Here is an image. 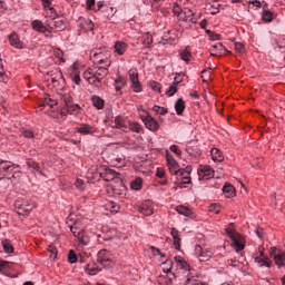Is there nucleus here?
Here are the masks:
<instances>
[{"instance_id":"obj_18","label":"nucleus","mask_w":285,"mask_h":285,"mask_svg":"<svg viewBox=\"0 0 285 285\" xmlns=\"http://www.w3.org/2000/svg\"><path fill=\"white\" fill-rule=\"evenodd\" d=\"M141 215H146V217H150L155 212L153 210V202L145 200L140 206Z\"/></svg>"},{"instance_id":"obj_5","label":"nucleus","mask_w":285,"mask_h":285,"mask_svg":"<svg viewBox=\"0 0 285 285\" xmlns=\"http://www.w3.org/2000/svg\"><path fill=\"white\" fill-rule=\"evenodd\" d=\"M140 119L151 132H157V130H159V122L151 117L150 114L146 112V115H140Z\"/></svg>"},{"instance_id":"obj_25","label":"nucleus","mask_w":285,"mask_h":285,"mask_svg":"<svg viewBox=\"0 0 285 285\" xmlns=\"http://www.w3.org/2000/svg\"><path fill=\"white\" fill-rule=\"evenodd\" d=\"M115 52H117V55H126V51L128 50V43L124 42V41H116L115 46Z\"/></svg>"},{"instance_id":"obj_59","label":"nucleus","mask_w":285,"mask_h":285,"mask_svg":"<svg viewBox=\"0 0 285 285\" xmlns=\"http://www.w3.org/2000/svg\"><path fill=\"white\" fill-rule=\"evenodd\" d=\"M19 167H12L11 169H7V174H12V178L17 179V177H20Z\"/></svg>"},{"instance_id":"obj_48","label":"nucleus","mask_w":285,"mask_h":285,"mask_svg":"<svg viewBox=\"0 0 285 285\" xmlns=\"http://www.w3.org/2000/svg\"><path fill=\"white\" fill-rule=\"evenodd\" d=\"M43 106H50V108H53V106H57V101L47 97V98H45L43 104L40 105V110H43Z\"/></svg>"},{"instance_id":"obj_50","label":"nucleus","mask_w":285,"mask_h":285,"mask_svg":"<svg viewBox=\"0 0 285 285\" xmlns=\"http://www.w3.org/2000/svg\"><path fill=\"white\" fill-rule=\"evenodd\" d=\"M112 164L116 166V168H124V166H126V159L117 157L112 160Z\"/></svg>"},{"instance_id":"obj_14","label":"nucleus","mask_w":285,"mask_h":285,"mask_svg":"<svg viewBox=\"0 0 285 285\" xmlns=\"http://www.w3.org/2000/svg\"><path fill=\"white\" fill-rule=\"evenodd\" d=\"M271 256L274 257V262L276 266H285V253L278 252L277 248L273 247L271 249Z\"/></svg>"},{"instance_id":"obj_16","label":"nucleus","mask_w":285,"mask_h":285,"mask_svg":"<svg viewBox=\"0 0 285 285\" xmlns=\"http://www.w3.org/2000/svg\"><path fill=\"white\" fill-rule=\"evenodd\" d=\"M128 121L129 120H125L124 117L117 116L114 120L112 128H118V130L126 132V130H128Z\"/></svg>"},{"instance_id":"obj_23","label":"nucleus","mask_w":285,"mask_h":285,"mask_svg":"<svg viewBox=\"0 0 285 285\" xmlns=\"http://www.w3.org/2000/svg\"><path fill=\"white\" fill-rule=\"evenodd\" d=\"M50 27L48 24H43L40 20H35L32 22V29L36 30V32H41L42 35H46V32H49Z\"/></svg>"},{"instance_id":"obj_63","label":"nucleus","mask_w":285,"mask_h":285,"mask_svg":"<svg viewBox=\"0 0 285 285\" xmlns=\"http://www.w3.org/2000/svg\"><path fill=\"white\" fill-rule=\"evenodd\" d=\"M149 86L151 89L155 90V92H161V83H159L157 81H150Z\"/></svg>"},{"instance_id":"obj_26","label":"nucleus","mask_w":285,"mask_h":285,"mask_svg":"<svg viewBox=\"0 0 285 285\" xmlns=\"http://www.w3.org/2000/svg\"><path fill=\"white\" fill-rule=\"evenodd\" d=\"M108 57H110V51H106V53H102L101 56L94 57V59L95 61H98V63H105V66L109 68L111 61Z\"/></svg>"},{"instance_id":"obj_17","label":"nucleus","mask_w":285,"mask_h":285,"mask_svg":"<svg viewBox=\"0 0 285 285\" xmlns=\"http://www.w3.org/2000/svg\"><path fill=\"white\" fill-rule=\"evenodd\" d=\"M199 179H210L215 175V170L212 169L210 166H204L198 170Z\"/></svg>"},{"instance_id":"obj_30","label":"nucleus","mask_w":285,"mask_h":285,"mask_svg":"<svg viewBox=\"0 0 285 285\" xmlns=\"http://www.w3.org/2000/svg\"><path fill=\"white\" fill-rule=\"evenodd\" d=\"M127 128H129L131 132H137L138 135H141L144 132V128H141V125L135 121H128Z\"/></svg>"},{"instance_id":"obj_27","label":"nucleus","mask_w":285,"mask_h":285,"mask_svg":"<svg viewBox=\"0 0 285 285\" xmlns=\"http://www.w3.org/2000/svg\"><path fill=\"white\" fill-rule=\"evenodd\" d=\"M11 168H19V165L7 160H0V173H8Z\"/></svg>"},{"instance_id":"obj_4","label":"nucleus","mask_w":285,"mask_h":285,"mask_svg":"<svg viewBox=\"0 0 285 285\" xmlns=\"http://www.w3.org/2000/svg\"><path fill=\"white\" fill-rule=\"evenodd\" d=\"M128 75H129V81L131 83L130 86L131 90H134V92H141L144 90V87L139 81V73L137 72V69H130L128 71Z\"/></svg>"},{"instance_id":"obj_49","label":"nucleus","mask_w":285,"mask_h":285,"mask_svg":"<svg viewBox=\"0 0 285 285\" xmlns=\"http://www.w3.org/2000/svg\"><path fill=\"white\" fill-rule=\"evenodd\" d=\"M206 35L209 37V39L212 41H220L222 40V35L215 33V32H213V31H210L208 29L206 30Z\"/></svg>"},{"instance_id":"obj_31","label":"nucleus","mask_w":285,"mask_h":285,"mask_svg":"<svg viewBox=\"0 0 285 285\" xmlns=\"http://www.w3.org/2000/svg\"><path fill=\"white\" fill-rule=\"evenodd\" d=\"M263 21H266V23H271L273 21V12L268 10V4L263 6Z\"/></svg>"},{"instance_id":"obj_28","label":"nucleus","mask_w":285,"mask_h":285,"mask_svg":"<svg viewBox=\"0 0 285 285\" xmlns=\"http://www.w3.org/2000/svg\"><path fill=\"white\" fill-rule=\"evenodd\" d=\"M166 266H169V268L166 269V276L169 282H173L175 279V273H173V266H175V263L173 261L167 259L166 262H163Z\"/></svg>"},{"instance_id":"obj_11","label":"nucleus","mask_w":285,"mask_h":285,"mask_svg":"<svg viewBox=\"0 0 285 285\" xmlns=\"http://www.w3.org/2000/svg\"><path fill=\"white\" fill-rule=\"evenodd\" d=\"M47 26H48V28H50V30H65L66 21H63V19L57 17V18H53V19L47 21Z\"/></svg>"},{"instance_id":"obj_38","label":"nucleus","mask_w":285,"mask_h":285,"mask_svg":"<svg viewBox=\"0 0 285 285\" xmlns=\"http://www.w3.org/2000/svg\"><path fill=\"white\" fill-rule=\"evenodd\" d=\"M91 101L95 108H97L98 110H102L104 99H101L99 96H92Z\"/></svg>"},{"instance_id":"obj_3","label":"nucleus","mask_w":285,"mask_h":285,"mask_svg":"<svg viewBox=\"0 0 285 285\" xmlns=\"http://www.w3.org/2000/svg\"><path fill=\"white\" fill-rule=\"evenodd\" d=\"M226 233L229 239H232L236 253H239L240 250H244V248H246V245H244V239L239 234L235 232V229L227 228Z\"/></svg>"},{"instance_id":"obj_2","label":"nucleus","mask_w":285,"mask_h":285,"mask_svg":"<svg viewBox=\"0 0 285 285\" xmlns=\"http://www.w3.org/2000/svg\"><path fill=\"white\" fill-rule=\"evenodd\" d=\"M97 264L102 268H112L115 266L112 254L107 249H100L97 254Z\"/></svg>"},{"instance_id":"obj_46","label":"nucleus","mask_w":285,"mask_h":285,"mask_svg":"<svg viewBox=\"0 0 285 285\" xmlns=\"http://www.w3.org/2000/svg\"><path fill=\"white\" fill-rule=\"evenodd\" d=\"M52 55L55 57H57V59H59L62 63L66 62V60L63 59V51L59 48H53L52 50Z\"/></svg>"},{"instance_id":"obj_9","label":"nucleus","mask_w":285,"mask_h":285,"mask_svg":"<svg viewBox=\"0 0 285 285\" xmlns=\"http://www.w3.org/2000/svg\"><path fill=\"white\" fill-rule=\"evenodd\" d=\"M193 171V167L187 166L184 169L183 175H178L176 176V184H178V186H184V184H190V173Z\"/></svg>"},{"instance_id":"obj_55","label":"nucleus","mask_w":285,"mask_h":285,"mask_svg":"<svg viewBox=\"0 0 285 285\" xmlns=\"http://www.w3.org/2000/svg\"><path fill=\"white\" fill-rule=\"evenodd\" d=\"M173 41H175V39L170 37V31L165 33L161 38V42L164 46H166V43H173Z\"/></svg>"},{"instance_id":"obj_43","label":"nucleus","mask_w":285,"mask_h":285,"mask_svg":"<svg viewBox=\"0 0 285 285\" xmlns=\"http://www.w3.org/2000/svg\"><path fill=\"white\" fill-rule=\"evenodd\" d=\"M14 266V263L7 262L0 258V273H3V271H8Z\"/></svg>"},{"instance_id":"obj_60","label":"nucleus","mask_w":285,"mask_h":285,"mask_svg":"<svg viewBox=\"0 0 285 285\" xmlns=\"http://www.w3.org/2000/svg\"><path fill=\"white\" fill-rule=\"evenodd\" d=\"M106 52H108V50L106 48H99V49L92 50L91 56L92 57H101L102 55H106Z\"/></svg>"},{"instance_id":"obj_53","label":"nucleus","mask_w":285,"mask_h":285,"mask_svg":"<svg viewBox=\"0 0 285 285\" xmlns=\"http://www.w3.org/2000/svg\"><path fill=\"white\" fill-rule=\"evenodd\" d=\"M190 57H193V53H190V51H188V50H184L180 52V59L183 61H186V63H188L190 61Z\"/></svg>"},{"instance_id":"obj_20","label":"nucleus","mask_w":285,"mask_h":285,"mask_svg":"<svg viewBox=\"0 0 285 285\" xmlns=\"http://www.w3.org/2000/svg\"><path fill=\"white\" fill-rule=\"evenodd\" d=\"M101 271L102 268L95 262L87 264L85 267V273H87V275H97L98 273H101Z\"/></svg>"},{"instance_id":"obj_12","label":"nucleus","mask_w":285,"mask_h":285,"mask_svg":"<svg viewBox=\"0 0 285 285\" xmlns=\"http://www.w3.org/2000/svg\"><path fill=\"white\" fill-rule=\"evenodd\" d=\"M179 21H185V22H190V23H197V18H195V12L193 10L185 8L183 9L180 13V19Z\"/></svg>"},{"instance_id":"obj_64","label":"nucleus","mask_w":285,"mask_h":285,"mask_svg":"<svg viewBox=\"0 0 285 285\" xmlns=\"http://www.w3.org/2000/svg\"><path fill=\"white\" fill-rule=\"evenodd\" d=\"M59 79H61V71L57 70L56 73L51 75V82L59 83Z\"/></svg>"},{"instance_id":"obj_42","label":"nucleus","mask_w":285,"mask_h":285,"mask_svg":"<svg viewBox=\"0 0 285 285\" xmlns=\"http://www.w3.org/2000/svg\"><path fill=\"white\" fill-rule=\"evenodd\" d=\"M125 86H126V79H124V77H118L115 80V88L117 92H120L121 88H124Z\"/></svg>"},{"instance_id":"obj_62","label":"nucleus","mask_w":285,"mask_h":285,"mask_svg":"<svg viewBox=\"0 0 285 285\" xmlns=\"http://www.w3.org/2000/svg\"><path fill=\"white\" fill-rule=\"evenodd\" d=\"M68 262H69V264H77L78 257H77V254L75 253V250L69 252Z\"/></svg>"},{"instance_id":"obj_15","label":"nucleus","mask_w":285,"mask_h":285,"mask_svg":"<svg viewBox=\"0 0 285 285\" xmlns=\"http://www.w3.org/2000/svg\"><path fill=\"white\" fill-rule=\"evenodd\" d=\"M210 56L212 57H218V55H226L228 52V49L224 47L222 42L213 45L212 48L209 49Z\"/></svg>"},{"instance_id":"obj_6","label":"nucleus","mask_w":285,"mask_h":285,"mask_svg":"<svg viewBox=\"0 0 285 285\" xmlns=\"http://www.w3.org/2000/svg\"><path fill=\"white\" fill-rule=\"evenodd\" d=\"M70 232L72 233L73 237H77L78 244H82V246H88V244H90V237L86 235L83 229H79L77 226H71Z\"/></svg>"},{"instance_id":"obj_33","label":"nucleus","mask_w":285,"mask_h":285,"mask_svg":"<svg viewBox=\"0 0 285 285\" xmlns=\"http://www.w3.org/2000/svg\"><path fill=\"white\" fill-rule=\"evenodd\" d=\"M65 109L69 115H79L81 112V107L77 104H71L65 107Z\"/></svg>"},{"instance_id":"obj_22","label":"nucleus","mask_w":285,"mask_h":285,"mask_svg":"<svg viewBox=\"0 0 285 285\" xmlns=\"http://www.w3.org/2000/svg\"><path fill=\"white\" fill-rule=\"evenodd\" d=\"M77 132H79L80 135H95V127L88 124H81L77 128Z\"/></svg>"},{"instance_id":"obj_52","label":"nucleus","mask_w":285,"mask_h":285,"mask_svg":"<svg viewBox=\"0 0 285 285\" xmlns=\"http://www.w3.org/2000/svg\"><path fill=\"white\" fill-rule=\"evenodd\" d=\"M223 191L226 193L228 197H233V195L235 194V187L233 185H225L223 187Z\"/></svg>"},{"instance_id":"obj_57","label":"nucleus","mask_w":285,"mask_h":285,"mask_svg":"<svg viewBox=\"0 0 285 285\" xmlns=\"http://www.w3.org/2000/svg\"><path fill=\"white\" fill-rule=\"evenodd\" d=\"M154 112H157V115H168V109L164 108V107H159V106H154L153 107Z\"/></svg>"},{"instance_id":"obj_54","label":"nucleus","mask_w":285,"mask_h":285,"mask_svg":"<svg viewBox=\"0 0 285 285\" xmlns=\"http://www.w3.org/2000/svg\"><path fill=\"white\" fill-rule=\"evenodd\" d=\"M202 79L205 83H208V81H210V68L202 71Z\"/></svg>"},{"instance_id":"obj_36","label":"nucleus","mask_w":285,"mask_h":285,"mask_svg":"<svg viewBox=\"0 0 285 285\" xmlns=\"http://www.w3.org/2000/svg\"><path fill=\"white\" fill-rule=\"evenodd\" d=\"M186 153L190 155V157H199V155H202V150H199L197 146L187 147Z\"/></svg>"},{"instance_id":"obj_47","label":"nucleus","mask_w":285,"mask_h":285,"mask_svg":"<svg viewBox=\"0 0 285 285\" xmlns=\"http://www.w3.org/2000/svg\"><path fill=\"white\" fill-rule=\"evenodd\" d=\"M45 10H46V14H47V17H49V19H57V10H55V8L49 6V7L45 8Z\"/></svg>"},{"instance_id":"obj_35","label":"nucleus","mask_w":285,"mask_h":285,"mask_svg":"<svg viewBox=\"0 0 285 285\" xmlns=\"http://www.w3.org/2000/svg\"><path fill=\"white\" fill-rule=\"evenodd\" d=\"M175 110L177 115H184V110H186V105L184 102V99L179 98L175 104Z\"/></svg>"},{"instance_id":"obj_7","label":"nucleus","mask_w":285,"mask_h":285,"mask_svg":"<svg viewBox=\"0 0 285 285\" xmlns=\"http://www.w3.org/2000/svg\"><path fill=\"white\" fill-rule=\"evenodd\" d=\"M87 72H89V75H92V77H96L97 79H99L100 81L102 79H106V77H108V67H90Z\"/></svg>"},{"instance_id":"obj_34","label":"nucleus","mask_w":285,"mask_h":285,"mask_svg":"<svg viewBox=\"0 0 285 285\" xmlns=\"http://www.w3.org/2000/svg\"><path fill=\"white\" fill-rule=\"evenodd\" d=\"M213 161H224V156L222 155V150L217 148H213L210 151Z\"/></svg>"},{"instance_id":"obj_58","label":"nucleus","mask_w":285,"mask_h":285,"mask_svg":"<svg viewBox=\"0 0 285 285\" xmlns=\"http://www.w3.org/2000/svg\"><path fill=\"white\" fill-rule=\"evenodd\" d=\"M62 101H63V104H65V108L68 107V106H70V105H72V104H73V102H72V96H70V94H65V95L62 96Z\"/></svg>"},{"instance_id":"obj_56","label":"nucleus","mask_w":285,"mask_h":285,"mask_svg":"<svg viewBox=\"0 0 285 285\" xmlns=\"http://www.w3.org/2000/svg\"><path fill=\"white\" fill-rule=\"evenodd\" d=\"M181 12H183L181 7H179L178 3H174V7H173V14H175V17H177L178 19H180Z\"/></svg>"},{"instance_id":"obj_24","label":"nucleus","mask_w":285,"mask_h":285,"mask_svg":"<svg viewBox=\"0 0 285 285\" xmlns=\"http://www.w3.org/2000/svg\"><path fill=\"white\" fill-rule=\"evenodd\" d=\"M9 42H10V46H12L13 48H18L19 50L23 49V42H21L17 33H12L9 37Z\"/></svg>"},{"instance_id":"obj_37","label":"nucleus","mask_w":285,"mask_h":285,"mask_svg":"<svg viewBox=\"0 0 285 285\" xmlns=\"http://www.w3.org/2000/svg\"><path fill=\"white\" fill-rule=\"evenodd\" d=\"M105 210H109V213H119V205L115 202H108L105 205Z\"/></svg>"},{"instance_id":"obj_29","label":"nucleus","mask_w":285,"mask_h":285,"mask_svg":"<svg viewBox=\"0 0 285 285\" xmlns=\"http://www.w3.org/2000/svg\"><path fill=\"white\" fill-rule=\"evenodd\" d=\"M171 237L174 239L176 250H179L181 248V245L179 244L181 239L179 238V230H177V228H171Z\"/></svg>"},{"instance_id":"obj_10","label":"nucleus","mask_w":285,"mask_h":285,"mask_svg":"<svg viewBox=\"0 0 285 285\" xmlns=\"http://www.w3.org/2000/svg\"><path fill=\"white\" fill-rule=\"evenodd\" d=\"M259 256L254 257V262L258 264V266H266L267 268H271V262H268V257L264 255V246L258 247Z\"/></svg>"},{"instance_id":"obj_21","label":"nucleus","mask_w":285,"mask_h":285,"mask_svg":"<svg viewBox=\"0 0 285 285\" xmlns=\"http://www.w3.org/2000/svg\"><path fill=\"white\" fill-rule=\"evenodd\" d=\"M176 213H178L179 215H184V217H190L191 219L195 218V213H193V209H190L184 205L177 206Z\"/></svg>"},{"instance_id":"obj_40","label":"nucleus","mask_w":285,"mask_h":285,"mask_svg":"<svg viewBox=\"0 0 285 285\" xmlns=\"http://www.w3.org/2000/svg\"><path fill=\"white\" fill-rule=\"evenodd\" d=\"M142 46H145V48H150L153 46V35L145 33L142 36Z\"/></svg>"},{"instance_id":"obj_1","label":"nucleus","mask_w":285,"mask_h":285,"mask_svg":"<svg viewBox=\"0 0 285 285\" xmlns=\"http://www.w3.org/2000/svg\"><path fill=\"white\" fill-rule=\"evenodd\" d=\"M36 207L37 205H35V203H31L27 198H18L14 202V208L18 215H22V216L29 215L32 212V209Z\"/></svg>"},{"instance_id":"obj_44","label":"nucleus","mask_w":285,"mask_h":285,"mask_svg":"<svg viewBox=\"0 0 285 285\" xmlns=\"http://www.w3.org/2000/svg\"><path fill=\"white\" fill-rule=\"evenodd\" d=\"M27 166L31 168V170H36L40 175H43V173H41V166H39V164L36 163L35 160H28Z\"/></svg>"},{"instance_id":"obj_45","label":"nucleus","mask_w":285,"mask_h":285,"mask_svg":"<svg viewBox=\"0 0 285 285\" xmlns=\"http://www.w3.org/2000/svg\"><path fill=\"white\" fill-rule=\"evenodd\" d=\"M144 184V180L138 177L134 181H131L130 186L132 190H141V186Z\"/></svg>"},{"instance_id":"obj_61","label":"nucleus","mask_w":285,"mask_h":285,"mask_svg":"<svg viewBox=\"0 0 285 285\" xmlns=\"http://www.w3.org/2000/svg\"><path fill=\"white\" fill-rule=\"evenodd\" d=\"M177 92V85L175 82L166 90L167 97H173Z\"/></svg>"},{"instance_id":"obj_19","label":"nucleus","mask_w":285,"mask_h":285,"mask_svg":"<svg viewBox=\"0 0 285 285\" xmlns=\"http://www.w3.org/2000/svg\"><path fill=\"white\" fill-rule=\"evenodd\" d=\"M173 264H176L177 268H180V271H190V265L181 256L174 257Z\"/></svg>"},{"instance_id":"obj_32","label":"nucleus","mask_w":285,"mask_h":285,"mask_svg":"<svg viewBox=\"0 0 285 285\" xmlns=\"http://www.w3.org/2000/svg\"><path fill=\"white\" fill-rule=\"evenodd\" d=\"M85 79L91 86H99V83H101V80L99 78H97L96 76L90 75L89 71L85 72Z\"/></svg>"},{"instance_id":"obj_41","label":"nucleus","mask_w":285,"mask_h":285,"mask_svg":"<svg viewBox=\"0 0 285 285\" xmlns=\"http://www.w3.org/2000/svg\"><path fill=\"white\" fill-rule=\"evenodd\" d=\"M213 257V252L209 249H203V253L200 254V257L198 258L199 262H208Z\"/></svg>"},{"instance_id":"obj_39","label":"nucleus","mask_w":285,"mask_h":285,"mask_svg":"<svg viewBox=\"0 0 285 285\" xmlns=\"http://www.w3.org/2000/svg\"><path fill=\"white\" fill-rule=\"evenodd\" d=\"M2 247L4 253H14V247L12 246V242H10V239L2 240Z\"/></svg>"},{"instance_id":"obj_51","label":"nucleus","mask_w":285,"mask_h":285,"mask_svg":"<svg viewBox=\"0 0 285 285\" xmlns=\"http://www.w3.org/2000/svg\"><path fill=\"white\" fill-rule=\"evenodd\" d=\"M209 213H215V215H219V213L222 212V205L219 204H212L208 207Z\"/></svg>"},{"instance_id":"obj_8","label":"nucleus","mask_w":285,"mask_h":285,"mask_svg":"<svg viewBox=\"0 0 285 285\" xmlns=\"http://www.w3.org/2000/svg\"><path fill=\"white\" fill-rule=\"evenodd\" d=\"M167 166L171 175H175L176 177L178 175H184L185 169H179V163H177V160H175L170 155H167Z\"/></svg>"},{"instance_id":"obj_13","label":"nucleus","mask_w":285,"mask_h":285,"mask_svg":"<svg viewBox=\"0 0 285 285\" xmlns=\"http://www.w3.org/2000/svg\"><path fill=\"white\" fill-rule=\"evenodd\" d=\"M99 175L100 177H104L105 181H112V179L119 177V173L107 167H102V171H99Z\"/></svg>"}]
</instances>
